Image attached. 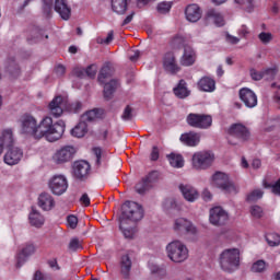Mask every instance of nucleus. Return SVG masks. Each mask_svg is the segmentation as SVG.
<instances>
[{
	"mask_svg": "<svg viewBox=\"0 0 280 280\" xmlns=\"http://www.w3.org/2000/svg\"><path fill=\"white\" fill-rule=\"evenodd\" d=\"M81 205H84V207H89L91 205V198H89L88 194H83L80 198Z\"/></svg>",
	"mask_w": 280,
	"mask_h": 280,
	"instance_id": "nucleus-63",
	"label": "nucleus"
},
{
	"mask_svg": "<svg viewBox=\"0 0 280 280\" xmlns=\"http://www.w3.org/2000/svg\"><path fill=\"white\" fill-rule=\"evenodd\" d=\"M120 266H121V275L124 279H128V277H130V269L132 268V261L130 260V256L128 255L122 256Z\"/></svg>",
	"mask_w": 280,
	"mask_h": 280,
	"instance_id": "nucleus-32",
	"label": "nucleus"
},
{
	"mask_svg": "<svg viewBox=\"0 0 280 280\" xmlns=\"http://www.w3.org/2000/svg\"><path fill=\"white\" fill-rule=\"evenodd\" d=\"M67 109L69 113H80L82 110V103L80 101L71 103Z\"/></svg>",
	"mask_w": 280,
	"mask_h": 280,
	"instance_id": "nucleus-51",
	"label": "nucleus"
},
{
	"mask_svg": "<svg viewBox=\"0 0 280 280\" xmlns=\"http://www.w3.org/2000/svg\"><path fill=\"white\" fill-rule=\"evenodd\" d=\"M97 75V65H91L85 69V78H95Z\"/></svg>",
	"mask_w": 280,
	"mask_h": 280,
	"instance_id": "nucleus-53",
	"label": "nucleus"
},
{
	"mask_svg": "<svg viewBox=\"0 0 280 280\" xmlns=\"http://www.w3.org/2000/svg\"><path fill=\"white\" fill-rule=\"evenodd\" d=\"M209 221L213 226H222L229 222V212L222 207H214L210 209Z\"/></svg>",
	"mask_w": 280,
	"mask_h": 280,
	"instance_id": "nucleus-12",
	"label": "nucleus"
},
{
	"mask_svg": "<svg viewBox=\"0 0 280 280\" xmlns=\"http://www.w3.org/2000/svg\"><path fill=\"white\" fill-rule=\"evenodd\" d=\"M120 231L126 240H132V237H135V233H137V229H135V226L128 228V222H126V220H120Z\"/></svg>",
	"mask_w": 280,
	"mask_h": 280,
	"instance_id": "nucleus-35",
	"label": "nucleus"
},
{
	"mask_svg": "<svg viewBox=\"0 0 280 280\" xmlns=\"http://www.w3.org/2000/svg\"><path fill=\"white\" fill-rule=\"evenodd\" d=\"M266 242L269 244V246H279L280 244V235L279 234H268L266 236Z\"/></svg>",
	"mask_w": 280,
	"mask_h": 280,
	"instance_id": "nucleus-44",
	"label": "nucleus"
},
{
	"mask_svg": "<svg viewBox=\"0 0 280 280\" xmlns=\"http://www.w3.org/2000/svg\"><path fill=\"white\" fill-rule=\"evenodd\" d=\"M150 270L153 275H161L163 273V268L159 267V265L151 264Z\"/></svg>",
	"mask_w": 280,
	"mask_h": 280,
	"instance_id": "nucleus-62",
	"label": "nucleus"
},
{
	"mask_svg": "<svg viewBox=\"0 0 280 280\" xmlns=\"http://www.w3.org/2000/svg\"><path fill=\"white\" fill-rule=\"evenodd\" d=\"M96 43H98V45H110V43H113V36L97 37Z\"/></svg>",
	"mask_w": 280,
	"mask_h": 280,
	"instance_id": "nucleus-56",
	"label": "nucleus"
},
{
	"mask_svg": "<svg viewBox=\"0 0 280 280\" xmlns=\"http://www.w3.org/2000/svg\"><path fill=\"white\" fill-rule=\"evenodd\" d=\"M185 18L189 23H198L202 19V9L198 4H188L185 9Z\"/></svg>",
	"mask_w": 280,
	"mask_h": 280,
	"instance_id": "nucleus-20",
	"label": "nucleus"
},
{
	"mask_svg": "<svg viewBox=\"0 0 280 280\" xmlns=\"http://www.w3.org/2000/svg\"><path fill=\"white\" fill-rule=\"evenodd\" d=\"M73 75H75V78H86V70L82 68H77L73 70Z\"/></svg>",
	"mask_w": 280,
	"mask_h": 280,
	"instance_id": "nucleus-60",
	"label": "nucleus"
},
{
	"mask_svg": "<svg viewBox=\"0 0 280 280\" xmlns=\"http://www.w3.org/2000/svg\"><path fill=\"white\" fill-rule=\"evenodd\" d=\"M49 113L52 117H61L67 108V101L62 96H56L48 105Z\"/></svg>",
	"mask_w": 280,
	"mask_h": 280,
	"instance_id": "nucleus-15",
	"label": "nucleus"
},
{
	"mask_svg": "<svg viewBox=\"0 0 280 280\" xmlns=\"http://www.w3.org/2000/svg\"><path fill=\"white\" fill-rule=\"evenodd\" d=\"M75 155V148L71 145L62 147L57 150L52 155V163L56 165H63V163H69Z\"/></svg>",
	"mask_w": 280,
	"mask_h": 280,
	"instance_id": "nucleus-10",
	"label": "nucleus"
},
{
	"mask_svg": "<svg viewBox=\"0 0 280 280\" xmlns=\"http://www.w3.org/2000/svg\"><path fill=\"white\" fill-rule=\"evenodd\" d=\"M252 272H255L257 275H262V272H266L268 270V262L265 260H257L252 265L250 268Z\"/></svg>",
	"mask_w": 280,
	"mask_h": 280,
	"instance_id": "nucleus-37",
	"label": "nucleus"
},
{
	"mask_svg": "<svg viewBox=\"0 0 280 280\" xmlns=\"http://www.w3.org/2000/svg\"><path fill=\"white\" fill-rule=\"evenodd\" d=\"M36 253V246L34 244H26L24 245L20 253H18L16 256V266L18 268H21V266L24 265L25 261H27V257H32Z\"/></svg>",
	"mask_w": 280,
	"mask_h": 280,
	"instance_id": "nucleus-19",
	"label": "nucleus"
},
{
	"mask_svg": "<svg viewBox=\"0 0 280 280\" xmlns=\"http://www.w3.org/2000/svg\"><path fill=\"white\" fill-rule=\"evenodd\" d=\"M250 78L254 79L256 82H258L259 80H264V70L259 71L256 69H252L250 70Z\"/></svg>",
	"mask_w": 280,
	"mask_h": 280,
	"instance_id": "nucleus-55",
	"label": "nucleus"
},
{
	"mask_svg": "<svg viewBox=\"0 0 280 280\" xmlns=\"http://www.w3.org/2000/svg\"><path fill=\"white\" fill-rule=\"evenodd\" d=\"M55 11H57L63 21H69V19H71V8H69L67 0H56Z\"/></svg>",
	"mask_w": 280,
	"mask_h": 280,
	"instance_id": "nucleus-23",
	"label": "nucleus"
},
{
	"mask_svg": "<svg viewBox=\"0 0 280 280\" xmlns=\"http://www.w3.org/2000/svg\"><path fill=\"white\" fill-rule=\"evenodd\" d=\"M21 159H23V151L19 147H14V144L10 148H7V152L3 155V161L5 165L14 166L21 163Z\"/></svg>",
	"mask_w": 280,
	"mask_h": 280,
	"instance_id": "nucleus-13",
	"label": "nucleus"
},
{
	"mask_svg": "<svg viewBox=\"0 0 280 280\" xmlns=\"http://www.w3.org/2000/svg\"><path fill=\"white\" fill-rule=\"evenodd\" d=\"M179 139L185 145H188L189 148H196V145L200 143V133L190 131L187 133H183Z\"/></svg>",
	"mask_w": 280,
	"mask_h": 280,
	"instance_id": "nucleus-25",
	"label": "nucleus"
},
{
	"mask_svg": "<svg viewBox=\"0 0 280 280\" xmlns=\"http://www.w3.org/2000/svg\"><path fill=\"white\" fill-rule=\"evenodd\" d=\"M159 176H160L159 172L154 171V172H151L144 179L150 185V187H152L153 183L159 182Z\"/></svg>",
	"mask_w": 280,
	"mask_h": 280,
	"instance_id": "nucleus-50",
	"label": "nucleus"
},
{
	"mask_svg": "<svg viewBox=\"0 0 280 280\" xmlns=\"http://www.w3.org/2000/svg\"><path fill=\"white\" fill-rule=\"evenodd\" d=\"M82 248V243L80 242L79 238H72L69 243V249L70 250H80Z\"/></svg>",
	"mask_w": 280,
	"mask_h": 280,
	"instance_id": "nucleus-54",
	"label": "nucleus"
},
{
	"mask_svg": "<svg viewBox=\"0 0 280 280\" xmlns=\"http://www.w3.org/2000/svg\"><path fill=\"white\" fill-rule=\"evenodd\" d=\"M38 207H40L43 211H51V209L56 207V201L50 194L43 192L38 197Z\"/></svg>",
	"mask_w": 280,
	"mask_h": 280,
	"instance_id": "nucleus-24",
	"label": "nucleus"
},
{
	"mask_svg": "<svg viewBox=\"0 0 280 280\" xmlns=\"http://www.w3.org/2000/svg\"><path fill=\"white\" fill-rule=\"evenodd\" d=\"M48 266H49V268H51L52 270H60V266L58 265V260H57V259H50V260H48Z\"/></svg>",
	"mask_w": 280,
	"mask_h": 280,
	"instance_id": "nucleus-64",
	"label": "nucleus"
},
{
	"mask_svg": "<svg viewBox=\"0 0 280 280\" xmlns=\"http://www.w3.org/2000/svg\"><path fill=\"white\" fill-rule=\"evenodd\" d=\"M264 198V190L254 189L247 195V202H257V200H261Z\"/></svg>",
	"mask_w": 280,
	"mask_h": 280,
	"instance_id": "nucleus-40",
	"label": "nucleus"
},
{
	"mask_svg": "<svg viewBox=\"0 0 280 280\" xmlns=\"http://www.w3.org/2000/svg\"><path fill=\"white\" fill-rule=\"evenodd\" d=\"M55 73H56L57 78H62V75H65V73H67V68L62 65H58L55 68Z\"/></svg>",
	"mask_w": 280,
	"mask_h": 280,
	"instance_id": "nucleus-58",
	"label": "nucleus"
},
{
	"mask_svg": "<svg viewBox=\"0 0 280 280\" xmlns=\"http://www.w3.org/2000/svg\"><path fill=\"white\" fill-rule=\"evenodd\" d=\"M117 86H119V82L117 80H110L104 85V97L105 100H110L113 97V93L117 91Z\"/></svg>",
	"mask_w": 280,
	"mask_h": 280,
	"instance_id": "nucleus-34",
	"label": "nucleus"
},
{
	"mask_svg": "<svg viewBox=\"0 0 280 280\" xmlns=\"http://www.w3.org/2000/svg\"><path fill=\"white\" fill-rule=\"evenodd\" d=\"M168 163L172 167H183L185 165V160H183V155L171 153L167 155Z\"/></svg>",
	"mask_w": 280,
	"mask_h": 280,
	"instance_id": "nucleus-36",
	"label": "nucleus"
},
{
	"mask_svg": "<svg viewBox=\"0 0 280 280\" xmlns=\"http://www.w3.org/2000/svg\"><path fill=\"white\" fill-rule=\"evenodd\" d=\"M139 58H141V51H139V50H131L129 52V60L131 62H137V60H139Z\"/></svg>",
	"mask_w": 280,
	"mask_h": 280,
	"instance_id": "nucleus-59",
	"label": "nucleus"
},
{
	"mask_svg": "<svg viewBox=\"0 0 280 280\" xmlns=\"http://www.w3.org/2000/svg\"><path fill=\"white\" fill-rule=\"evenodd\" d=\"M207 19L211 23H214L217 27H222L224 25V16H222V13L213 9L207 12Z\"/></svg>",
	"mask_w": 280,
	"mask_h": 280,
	"instance_id": "nucleus-29",
	"label": "nucleus"
},
{
	"mask_svg": "<svg viewBox=\"0 0 280 280\" xmlns=\"http://www.w3.org/2000/svg\"><path fill=\"white\" fill-rule=\"evenodd\" d=\"M182 67H192L196 63V50L191 46L185 44L184 52L179 59Z\"/></svg>",
	"mask_w": 280,
	"mask_h": 280,
	"instance_id": "nucleus-18",
	"label": "nucleus"
},
{
	"mask_svg": "<svg viewBox=\"0 0 280 280\" xmlns=\"http://www.w3.org/2000/svg\"><path fill=\"white\" fill-rule=\"evenodd\" d=\"M112 10L116 14H125L128 10V0H112Z\"/></svg>",
	"mask_w": 280,
	"mask_h": 280,
	"instance_id": "nucleus-33",
	"label": "nucleus"
},
{
	"mask_svg": "<svg viewBox=\"0 0 280 280\" xmlns=\"http://www.w3.org/2000/svg\"><path fill=\"white\" fill-rule=\"evenodd\" d=\"M54 8V0H43V12L46 16L51 14V10Z\"/></svg>",
	"mask_w": 280,
	"mask_h": 280,
	"instance_id": "nucleus-49",
	"label": "nucleus"
},
{
	"mask_svg": "<svg viewBox=\"0 0 280 280\" xmlns=\"http://www.w3.org/2000/svg\"><path fill=\"white\" fill-rule=\"evenodd\" d=\"M110 75H113L110 66L108 63H106L105 66H103V68L101 69V71L98 73V82H101L102 84H106V80H108V78H110Z\"/></svg>",
	"mask_w": 280,
	"mask_h": 280,
	"instance_id": "nucleus-38",
	"label": "nucleus"
},
{
	"mask_svg": "<svg viewBox=\"0 0 280 280\" xmlns=\"http://www.w3.org/2000/svg\"><path fill=\"white\" fill-rule=\"evenodd\" d=\"M14 143V133L11 131V129H4L0 136V156L3 154V150L12 148Z\"/></svg>",
	"mask_w": 280,
	"mask_h": 280,
	"instance_id": "nucleus-21",
	"label": "nucleus"
},
{
	"mask_svg": "<svg viewBox=\"0 0 280 280\" xmlns=\"http://www.w3.org/2000/svg\"><path fill=\"white\" fill-rule=\"evenodd\" d=\"M198 89L206 93H213L215 91V81L209 77H203L198 82Z\"/></svg>",
	"mask_w": 280,
	"mask_h": 280,
	"instance_id": "nucleus-27",
	"label": "nucleus"
},
{
	"mask_svg": "<svg viewBox=\"0 0 280 280\" xmlns=\"http://www.w3.org/2000/svg\"><path fill=\"white\" fill-rule=\"evenodd\" d=\"M132 117H135L132 108L130 107V105H127L122 112L121 119L122 121H131Z\"/></svg>",
	"mask_w": 280,
	"mask_h": 280,
	"instance_id": "nucleus-48",
	"label": "nucleus"
},
{
	"mask_svg": "<svg viewBox=\"0 0 280 280\" xmlns=\"http://www.w3.org/2000/svg\"><path fill=\"white\" fill-rule=\"evenodd\" d=\"M173 231L175 233H190L191 235H196L197 233L194 223L185 218H177L173 221Z\"/></svg>",
	"mask_w": 280,
	"mask_h": 280,
	"instance_id": "nucleus-14",
	"label": "nucleus"
},
{
	"mask_svg": "<svg viewBox=\"0 0 280 280\" xmlns=\"http://www.w3.org/2000/svg\"><path fill=\"white\" fill-rule=\"evenodd\" d=\"M212 185L225 194H236L237 186L231 182L226 173L217 172L212 175Z\"/></svg>",
	"mask_w": 280,
	"mask_h": 280,
	"instance_id": "nucleus-6",
	"label": "nucleus"
},
{
	"mask_svg": "<svg viewBox=\"0 0 280 280\" xmlns=\"http://www.w3.org/2000/svg\"><path fill=\"white\" fill-rule=\"evenodd\" d=\"M215 162V154L211 151H198L192 154L191 165L192 170L202 172V170H209Z\"/></svg>",
	"mask_w": 280,
	"mask_h": 280,
	"instance_id": "nucleus-4",
	"label": "nucleus"
},
{
	"mask_svg": "<svg viewBox=\"0 0 280 280\" xmlns=\"http://www.w3.org/2000/svg\"><path fill=\"white\" fill-rule=\"evenodd\" d=\"M250 215L256 220H259L260 218H264V209H261L259 206H252Z\"/></svg>",
	"mask_w": 280,
	"mask_h": 280,
	"instance_id": "nucleus-45",
	"label": "nucleus"
},
{
	"mask_svg": "<svg viewBox=\"0 0 280 280\" xmlns=\"http://www.w3.org/2000/svg\"><path fill=\"white\" fill-rule=\"evenodd\" d=\"M262 74L265 78V80H272L275 78V75H277V69L275 68H268L262 70Z\"/></svg>",
	"mask_w": 280,
	"mask_h": 280,
	"instance_id": "nucleus-52",
	"label": "nucleus"
},
{
	"mask_svg": "<svg viewBox=\"0 0 280 280\" xmlns=\"http://www.w3.org/2000/svg\"><path fill=\"white\" fill-rule=\"evenodd\" d=\"M156 10L160 14H167L172 10V2H160Z\"/></svg>",
	"mask_w": 280,
	"mask_h": 280,
	"instance_id": "nucleus-47",
	"label": "nucleus"
},
{
	"mask_svg": "<svg viewBox=\"0 0 280 280\" xmlns=\"http://www.w3.org/2000/svg\"><path fill=\"white\" fill-rule=\"evenodd\" d=\"M229 135H230L229 143H231V145H237V142H234L233 139H241V141H246V139H248V137H250V132L242 124L233 125L229 129Z\"/></svg>",
	"mask_w": 280,
	"mask_h": 280,
	"instance_id": "nucleus-11",
	"label": "nucleus"
},
{
	"mask_svg": "<svg viewBox=\"0 0 280 280\" xmlns=\"http://www.w3.org/2000/svg\"><path fill=\"white\" fill-rule=\"evenodd\" d=\"M162 207L164 209V211H172V209H176L177 203H176V199L174 198H170L163 201Z\"/></svg>",
	"mask_w": 280,
	"mask_h": 280,
	"instance_id": "nucleus-46",
	"label": "nucleus"
},
{
	"mask_svg": "<svg viewBox=\"0 0 280 280\" xmlns=\"http://www.w3.org/2000/svg\"><path fill=\"white\" fill-rule=\"evenodd\" d=\"M97 118H100V109H92L82 115L81 121L86 124V121H95Z\"/></svg>",
	"mask_w": 280,
	"mask_h": 280,
	"instance_id": "nucleus-39",
	"label": "nucleus"
},
{
	"mask_svg": "<svg viewBox=\"0 0 280 280\" xmlns=\"http://www.w3.org/2000/svg\"><path fill=\"white\" fill-rule=\"evenodd\" d=\"M174 93L179 100H185V97H189L191 92L187 89V82L180 80L178 85L174 89Z\"/></svg>",
	"mask_w": 280,
	"mask_h": 280,
	"instance_id": "nucleus-30",
	"label": "nucleus"
},
{
	"mask_svg": "<svg viewBox=\"0 0 280 280\" xmlns=\"http://www.w3.org/2000/svg\"><path fill=\"white\" fill-rule=\"evenodd\" d=\"M21 128L24 135H30L33 139H38V121L30 114H25L21 118Z\"/></svg>",
	"mask_w": 280,
	"mask_h": 280,
	"instance_id": "nucleus-9",
	"label": "nucleus"
},
{
	"mask_svg": "<svg viewBox=\"0 0 280 280\" xmlns=\"http://www.w3.org/2000/svg\"><path fill=\"white\" fill-rule=\"evenodd\" d=\"M188 126L191 128H200L201 130H207V128H211L213 124V118L211 115L206 114H189L186 118Z\"/></svg>",
	"mask_w": 280,
	"mask_h": 280,
	"instance_id": "nucleus-7",
	"label": "nucleus"
},
{
	"mask_svg": "<svg viewBox=\"0 0 280 280\" xmlns=\"http://www.w3.org/2000/svg\"><path fill=\"white\" fill-rule=\"evenodd\" d=\"M126 222H139L143 220V207L135 201H127L122 205V219Z\"/></svg>",
	"mask_w": 280,
	"mask_h": 280,
	"instance_id": "nucleus-5",
	"label": "nucleus"
},
{
	"mask_svg": "<svg viewBox=\"0 0 280 280\" xmlns=\"http://www.w3.org/2000/svg\"><path fill=\"white\" fill-rule=\"evenodd\" d=\"M265 189H271L272 194L276 196H280V179H278L275 184H268L264 182Z\"/></svg>",
	"mask_w": 280,
	"mask_h": 280,
	"instance_id": "nucleus-43",
	"label": "nucleus"
},
{
	"mask_svg": "<svg viewBox=\"0 0 280 280\" xmlns=\"http://www.w3.org/2000/svg\"><path fill=\"white\" fill-rule=\"evenodd\" d=\"M89 172H91V165L86 161L75 162L73 165V174L75 178L82 180L89 176Z\"/></svg>",
	"mask_w": 280,
	"mask_h": 280,
	"instance_id": "nucleus-22",
	"label": "nucleus"
},
{
	"mask_svg": "<svg viewBox=\"0 0 280 280\" xmlns=\"http://www.w3.org/2000/svg\"><path fill=\"white\" fill-rule=\"evenodd\" d=\"M89 132V125L84 121H80L72 130V137H77V139H82Z\"/></svg>",
	"mask_w": 280,
	"mask_h": 280,
	"instance_id": "nucleus-31",
	"label": "nucleus"
},
{
	"mask_svg": "<svg viewBox=\"0 0 280 280\" xmlns=\"http://www.w3.org/2000/svg\"><path fill=\"white\" fill-rule=\"evenodd\" d=\"M164 69H166V71H168L170 73H176L180 70V68L176 63V57H174V54L168 52L165 55Z\"/></svg>",
	"mask_w": 280,
	"mask_h": 280,
	"instance_id": "nucleus-26",
	"label": "nucleus"
},
{
	"mask_svg": "<svg viewBox=\"0 0 280 280\" xmlns=\"http://www.w3.org/2000/svg\"><path fill=\"white\" fill-rule=\"evenodd\" d=\"M166 257L173 264H185L186 259H189V248L182 241L175 240L166 245Z\"/></svg>",
	"mask_w": 280,
	"mask_h": 280,
	"instance_id": "nucleus-2",
	"label": "nucleus"
},
{
	"mask_svg": "<svg viewBox=\"0 0 280 280\" xmlns=\"http://www.w3.org/2000/svg\"><path fill=\"white\" fill-rule=\"evenodd\" d=\"M225 43L229 45H237V43H240V37L225 36Z\"/></svg>",
	"mask_w": 280,
	"mask_h": 280,
	"instance_id": "nucleus-61",
	"label": "nucleus"
},
{
	"mask_svg": "<svg viewBox=\"0 0 280 280\" xmlns=\"http://www.w3.org/2000/svg\"><path fill=\"white\" fill-rule=\"evenodd\" d=\"M67 222L70 229H75V226H78V217L69 215Z\"/></svg>",
	"mask_w": 280,
	"mask_h": 280,
	"instance_id": "nucleus-57",
	"label": "nucleus"
},
{
	"mask_svg": "<svg viewBox=\"0 0 280 280\" xmlns=\"http://www.w3.org/2000/svg\"><path fill=\"white\" fill-rule=\"evenodd\" d=\"M30 224L36 229H40L45 224V217L38 212V210L33 209L28 215Z\"/></svg>",
	"mask_w": 280,
	"mask_h": 280,
	"instance_id": "nucleus-28",
	"label": "nucleus"
},
{
	"mask_svg": "<svg viewBox=\"0 0 280 280\" xmlns=\"http://www.w3.org/2000/svg\"><path fill=\"white\" fill-rule=\"evenodd\" d=\"M7 71L10 73L11 78H19V75H21V68L19 63L14 61L8 66Z\"/></svg>",
	"mask_w": 280,
	"mask_h": 280,
	"instance_id": "nucleus-41",
	"label": "nucleus"
},
{
	"mask_svg": "<svg viewBox=\"0 0 280 280\" xmlns=\"http://www.w3.org/2000/svg\"><path fill=\"white\" fill-rule=\"evenodd\" d=\"M65 135V122L59 120L54 124V119L46 116L38 124L37 139H45L50 143L58 141Z\"/></svg>",
	"mask_w": 280,
	"mask_h": 280,
	"instance_id": "nucleus-1",
	"label": "nucleus"
},
{
	"mask_svg": "<svg viewBox=\"0 0 280 280\" xmlns=\"http://www.w3.org/2000/svg\"><path fill=\"white\" fill-rule=\"evenodd\" d=\"M150 187L152 186H150V184L147 183V180L143 178L136 185V191L137 194H140V196H143V194H145V191H148Z\"/></svg>",
	"mask_w": 280,
	"mask_h": 280,
	"instance_id": "nucleus-42",
	"label": "nucleus"
},
{
	"mask_svg": "<svg viewBox=\"0 0 280 280\" xmlns=\"http://www.w3.org/2000/svg\"><path fill=\"white\" fill-rule=\"evenodd\" d=\"M240 100L247 108H255V106H257V94L248 88L240 90Z\"/></svg>",
	"mask_w": 280,
	"mask_h": 280,
	"instance_id": "nucleus-16",
	"label": "nucleus"
},
{
	"mask_svg": "<svg viewBox=\"0 0 280 280\" xmlns=\"http://www.w3.org/2000/svg\"><path fill=\"white\" fill-rule=\"evenodd\" d=\"M48 187L54 196H62L69 189V182L65 175H54L48 182Z\"/></svg>",
	"mask_w": 280,
	"mask_h": 280,
	"instance_id": "nucleus-8",
	"label": "nucleus"
},
{
	"mask_svg": "<svg viewBox=\"0 0 280 280\" xmlns=\"http://www.w3.org/2000/svg\"><path fill=\"white\" fill-rule=\"evenodd\" d=\"M178 189L184 200H186L187 202H196V200L200 198V192H198V189H196V187L191 185L182 184L179 185Z\"/></svg>",
	"mask_w": 280,
	"mask_h": 280,
	"instance_id": "nucleus-17",
	"label": "nucleus"
},
{
	"mask_svg": "<svg viewBox=\"0 0 280 280\" xmlns=\"http://www.w3.org/2000/svg\"><path fill=\"white\" fill-rule=\"evenodd\" d=\"M220 268L225 272H233L240 268V249L228 248L219 255Z\"/></svg>",
	"mask_w": 280,
	"mask_h": 280,
	"instance_id": "nucleus-3",
	"label": "nucleus"
}]
</instances>
